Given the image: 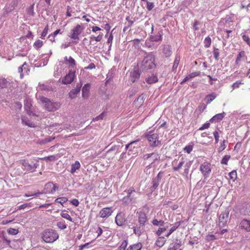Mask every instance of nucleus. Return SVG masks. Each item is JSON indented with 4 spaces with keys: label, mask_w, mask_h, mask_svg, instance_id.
<instances>
[{
    "label": "nucleus",
    "mask_w": 250,
    "mask_h": 250,
    "mask_svg": "<svg viewBox=\"0 0 250 250\" xmlns=\"http://www.w3.org/2000/svg\"><path fill=\"white\" fill-rule=\"evenodd\" d=\"M115 223L119 227H128L131 228L135 222V217L133 215H126L123 211L117 213L115 219Z\"/></svg>",
    "instance_id": "f257e3e1"
},
{
    "label": "nucleus",
    "mask_w": 250,
    "mask_h": 250,
    "mask_svg": "<svg viewBox=\"0 0 250 250\" xmlns=\"http://www.w3.org/2000/svg\"><path fill=\"white\" fill-rule=\"evenodd\" d=\"M155 57L152 53H148L142 61L140 66V69L143 72H146L153 69L156 67L154 62Z\"/></svg>",
    "instance_id": "f03ea898"
},
{
    "label": "nucleus",
    "mask_w": 250,
    "mask_h": 250,
    "mask_svg": "<svg viewBox=\"0 0 250 250\" xmlns=\"http://www.w3.org/2000/svg\"><path fill=\"white\" fill-rule=\"evenodd\" d=\"M138 214L139 224H133L131 229H133L135 234L139 236L144 231L145 223L148 219L146 214L144 212L140 211Z\"/></svg>",
    "instance_id": "7ed1b4c3"
},
{
    "label": "nucleus",
    "mask_w": 250,
    "mask_h": 250,
    "mask_svg": "<svg viewBox=\"0 0 250 250\" xmlns=\"http://www.w3.org/2000/svg\"><path fill=\"white\" fill-rule=\"evenodd\" d=\"M42 237L46 243H52L58 239L59 235L55 230L48 229L42 232Z\"/></svg>",
    "instance_id": "20e7f679"
},
{
    "label": "nucleus",
    "mask_w": 250,
    "mask_h": 250,
    "mask_svg": "<svg viewBox=\"0 0 250 250\" xmlns=\"http://www.w3.org/2000/svg\"><path fill=\"white\" fill-rule=\"evenodd\" d=\"M146 137L151 147H156L161 144V141L158 140L159 136L157 133L149 131L148 133L146 135Z\"/></svg>",
    "instance_id": "39448f33"
},
{
    "label": "nucleus",
    "mask_w": 250,
    "mask_h": 250,
    "mask_svg": "<svg viewBox=\"0 0 250 250\" xmlns=\"http://www.w3.org/2000/svg\"><path fill=\"white\" fill-rule=\"evenodd\" d=\"M38 100L42 103L44 104V107L46 110L49 111H53L57 109L55 106V103L52 102L50 99L43 96H39Z\"/></svg>",
    "instance_id": "423d86ee"
},
{
    "label": "nucleus",
    "mask_w": 250,
    "mask_h": 250,
    "mask_svg": "<svg viewBox=\"0 0 250 250\" xmlns=\"http://www.w3.org/2000/svg\"><path fill=\"white\" fill-rule=\"evenodd\" d=\"M229 210L228 209L222 211L219 216V225L220 227L225 226L229 220Z\"/></svg>",
    "instance_id": "0eeeda50"
},
{
    "label": "nucleus",
    "mask_w": 250,
    "mask_h": 250,
    "mask_svg": "<svg viewBox=\"0 0 250 250\" xmlns=\"http://www.w3.org/2000/svg\"><path fill=\"white\" fill-rule=\"evenodd\" d=\"M200 170L203 175L204 178H207L211 172V164L205 162L202 164L200 167Z\"/></svg>",
    "instance_id": "6e6552de"
},
{
    "label": "nucleus",
    "mask_w": 250,
    "mask_h": 250,
    "mask_svg": "<svg viewBox=\"0 0 250 250\" xmlns=\"http://www.w3.org/2000/svg\"><path fill=\"white\" fill-rule=\"evenodd\" d=\"M75 77V70L71 69L69 70L68 73L62 78V83L63 84H70L74 81Z\"/></svg>",
    "instance_id": "1a4fd4ad"
},
{
    "label": "nucleus",
    "mask_w": 250,
    "mask_h": 250,
    "mask_svg": "<svg viewBox=\"0 0 250 250\" xmlns=\"http://www.w3.org/2000/svg\"><path fill=\"white\" fill-rule=\"evenodd\" d=\"M84 27L80 24H77L71 30V35L69 36L71 39L74 40L80 39L79 35L83 31Z\"/></svg>",
    "instance_id": "9d476101"
},
{
    "label": "nucleus",
    "mask_w": 250,
    "mask_h": 250,
    "mask_svg": "<svg viewBox=\"0 0 250 250\" xmlns=\"http://www.w3.org/2000/svg\"><path fill=\"white\" fill-rule=\"evenodd\" d=\"M19 163L24 167L25 169L28 171H31V172L35 171L36 168L39 166L38 162L36 163L32 162V164H29L24 159L21 160Z\"/></svg>",
    "instance_id": "9b49d317"
},
{
    "label": "nucleus",
    "mask_w": 250,
    "mask_h": 250,
    "mask_svg": "<svg viewBox=\"0 0 250 250\" xmlns=\"http://www.w3.org/2000/svg\"><path fill=\"white\" fill-rule=\"evenodd\" d=\"M139 141L138 140H136L127 144L125 146V149L128 150V152H134V153H136L138 151V149L140 147Z\"/></svg>",
    "instance_id": "f8f14e48"
},
{
    "label": "nucleus",
    "mask_w": 250,
    "mask_h": 250,
    "mask_svg": "<svg viewBox=\"0 0 250 250\" xmlns=\"http://www.w3.org/2000/svg\"><path fill=\"white\" fill-rule=\"evenodd\" d=\"M24 105L25 110L28 115L33 116H37V115L34 113L32 110V101L31 99L26 98L24 100Z\"/></svg>",
    "instance_id": "ddd939ff"
},
{
    "label": "nucleus",
    "mask_w": 250,
    "mask_h": 250,
    "mask_svg": "<svg viewBox=\"0 0 250 250\" xmlns=\"http://www.w3.org/2000/svg\"><path fill=\"white\" fill-rule=\"evenodd\" d=\"M82 86L81 82L80 83H77L76 88L72 89L69 92V97L71 99L75 98L77 95L80 93Z\"/></svg>",
    "instance_id": "4468645a"
},
{
    "label": "nucleus",
    "mask_w": 250,
    "mask_h": 250,
    "mask_svg": "<svg viewBox=\"0 0 250 250\" xmlns=\"http://www.w3.org/2000/svg\"><path fill=\"white\" fill-rule=\"evenodd\" d=\"M152 157L153 160L152 162V164H154L156 161L160 160V157L157 152H152L151 153H147L143 156V159L145 160H148L149 158Z\"/></svg>",
    "instance_id": "2eb2a0df"
},
{
    "label": "nucleus",
    "mask_w": 250,
    "mask_h": 250,
    "mask_svg": "<svg viewBox=\"0 0 250 250\" xmlns=\"http://www.w3.org/2000/svg\"><path fill=\"white\" fill-rule=\"evenodd\" d=\"M113 212L112 208H104L100 212L99 214L101 218H107L110 216Z\"/></svg>",
    "instance_id": "dca6fc26"
},
{
    "label": "nucleus",
    "mask_w": 250,
    "mask_h": 250,
    "mask_svg": "<svg viewBox=\"0 0 250 250\" xmlns=\"http://www.w3.org/2000/svg\"><path fill=\"white\" fill-rule=\"evenodd\" d=\"M64 61L65 62V64L69 65V67L71 69H75L76 68V63L75 60L71 56L67 58V57H65L64 58Z\"/></svg>",
    "instance_id": "f3484780"
},
{
    "label": "nucleus",
    "mask_w": 250,
    "mask_h": 250,
    "mask_svg": "<svg viewBox=\"0 0 250 250\" xmlns=\"http://www.w3.org/2000/svg\"><path fill=\"white\" fill-rule=\"evenodd\" d=\"M239 227L242 229L250 232V220L245 219H243L240 223Z\"/></svg>",
    "instance_id": "a211bd4d"
},
{
    "label": "nucleus",
    "mask_w": 250,
    "mask_h": 250,
    "mask_svg": "<svg viewBox=\"0 0 250 250\" xmlns=\"http://www.w3.org/2000/svg\"><path fill=\"white\" fill-rule=\"evenodd\" d=\"M130 80L132 83L138 81L140 77V73L138 70H134L130 73Z\"/></svg>",
    "instance_id": "6ab92c4d"
},
{
    "label": "nucleus",
    "mask_w": 250,
    "mask_h": 250,
    "mask_svg": "<svg viewBox=\"0 0 250 250\" xmlns=\"http://www.w3.org/2000/svg\"><path fill=\"white\" fill-rule=\"evenodd\" d=\"M90 84L87 83L84 85L82 88V96L83 98H87L89 95Z\"/></svg>",
    "instance_id": "aec40b11"
},
{
    "label": "nucleus",
    "mask_w": 250,
    "mask_h": 250,
    "mask_svg": "<svg viewBox=\"0 0 250 250\" xmlns=\"http://www.w3.org/2000/svg\"><path fill=\"white\" fill-rule=\"evenodd\" d=\"M226 114V113L224 112L222 113L217 114L211 118L209 121L211 123L219 122L223 119Z\"/></svg>",
    "instance_id": "412c9836"
},
{
    "label": "nucleus",
    "mask_w": 250,
    "mask_h": 250,
    "mask_svg": "<svg viewBox=\"0 0 250 250\" xmlns=\"http://www.w3.org/2000/svg\"><path fill=\"white\" fill-rule=\"evenodd\" d=\"M163 52L166 58L170 57L172 53L171 46L168 44L165 45L163 49Z\"/></svg>",
    "instance_id": "4be33fe9"
},
{
    "label": "nucleus",
    "mask_w": 250,
    "mask_h": 250,
    "mask_svg": "<svg viewBox=\"0 0 250 250\" xmlns=\"http://www.w3.org/2000/svg\"><path fill=\"white\" fill-rule=\"evenodd\" d=\"M158 79L155 75L152 74V76L147 77L146 78V81L149 84H152L157 82Z\"/></svg>",
    "instance_id": "5701e85b"
},
{
    "label": "nucleus",
    "mask_w": 250,
    "mask_h": 250,
    "mask_svg": "<svg viewBox=\"0 0 250 250\" xmlns=\"http://www.w3.org/2000/svg\"><path fill=\"white\" fill-rule=\"evenodd\" d=\"M53 183L52 182H48L45 184L43 193H52L53 190Z\"/></svg>",
    "instance_id": "b1692460"
},
{
    "label": "nucleus",
    "mask_w": 250,
    "mask_h": 250,
    "mask_svg": "<svg viewBox=\"0 0 250 250\" xmlns=\"http://www.w3.org/2000/svg\"><path fill=\"white\" fill-rule=\"evenodd\" d=\"M145 99V95L142 94L138 97L137 100L134 101V103L137 106L140 107L143 104Z\"/></svg>",
    "instance_id": "393cba45"
},
{
    "label": "nucleus",
    "mask_w": 250,
    "mask_h": 250,
    "mask_svg": "<svg viewBox=\"0 0 250 250\" xmlns=\"http://www.w3.org/2000/svg\"><path fill=\"white\" fill-rule=\"evenodd\" d=\"M217 97L215 93L212 92L210 94L207 95L205 97V100H207V104H209Z\"/></svg>",
    "instance_id": "a878e982"
},
{
    "label": "nucleus",
    "mask_w": 250,
    "mask_h": 250,
    "mask_svg": "<svg viewBox=\"0 0 250 250\" xmlns=\"http://www.w3.org/2000/svg\"><path fill=\"white\" fill-rule=\"evenodd\" d=\"M142 245L141 243L130 245L127 250H141Z\"/></svg>",
    "instance_id": "bb28decb"
},
{
    "label": "nucleus",
    "mask_w": 250,
    "mask_h": 250,
    "mask_svg": "<svg viewBox=\"0 0 250 250\" xmlns=\"http://www.w3.org/2000/svg\"><path fill=\"white\" fill-rule=\"evenodd\" d=\"M39 88L41 90H44L47 91L53 90V88L50 85H46L44 84L39 83Z\"/></svg>",
    "instance_id": "cd10ccee"
},
{
    "label": "nucleus",
    "mask_w": 250,
    "mask_h": 250,
    "mask_svg": "<svg viewBox=\"0 0 250 250\" xmlns=\"http://www.w3.org/2000/svg\"><path fill=\"white\" fill-rule=\"evenodd\" d=\"M80 166L79 162L76 161L74 164H72L70 172L71 173H75L77 169L80 168Z\"/></svg>",
    "instance_id": "c85d7f7f"
},
{
    "label": "nucleus",
    "mask_w": 250,
    "mask_h": 250,
    "mask_svg": "<svg viewBox=\"0 0 250 250\" xmlns=\"http://www.w3.org/2000/svg\"><path fill=\"white\" fill-rule=\"evenodd\" d=\"M151 41L152 42H158L162 40V34L158 32L156 35L151 36L150 37Z\"/></svg>",
    "instance_id": "c756f323"
},
{
    "label": "nucleus",
    "mask_w": 250,
    "mask_h": 250,
    "mask_svg": "<svg viewBox=\"0 0 250 250\" xmlns=\"http://www.w3.org/2000/svg\"><path fill=\"white\" fill-rule=\"evenodd\" d=\"M160 181L154 178L152 180V186L150 187V189L151 192L154 191L158 187Z\"/></svg>",
    "instance_id": "7c9ffc66"
},
{
    "label": "nucleus",
    "mask_w": 250,
    "mask_h": 250,
    "mask_svg": "<svg viewBox=\"0 0 250 250\" xmlns=\"http://www.w3.org/2000/svg\"><path fill=\"white\" fill-rule=\"evenodd\" d=\"M135 191V190L133 188H129L127 190V195L125 197L123 198V201L124 202L126 203L127 202V200H129V202H130L131 201V199L129 198L131 194L132 193V192Z\"/></svg>",
    "instance_id": "2f4dec72"
},
{
    "label": "nucleus",
    "mask_w": 250,
    "mask_h": 250,
    "mask_svg": "<svg viewBox=\"0 0 250 250\" xmlns=\"http://www.w3.org/2000/svg\"><path fill=\"white\" fill-rule=\"evenodd\" d=\"M61 215L62 217L66 219L67 220L71 221L73 222V219L71 218V217L68 214L67 212L66 211H62V213H61Z\"/></svg>",
    "instance_id": "473e14b6"
},
{
    "label": "nucleus",
    "mask_w": 250,
    "mask_h": 250,
    "mask_svg": "<svg viewBox=\"0 0 250 250\" xmlns=\"http://www.w3.org/2000/svg\"><path fill=\"white\" fill-rule=\"evenodd\" d=\"M245 56V51H242L240 52L239 53V54H238L237 58L236 59L235 63L236 64H238V63L241 61V59L242 58L244 57Z\"/></svg>",
    "instance_id": "72a5a7b5"
},
{
    "label": "nucleus",
    "mask_w": 250,
    "mask_h": 250,
    "mask_svg": "<svg viewBox=\"0 0 250 250\" xmlns=\"http://www.w3.org/2000/svg\"><path fill=\"white\" fill-rule=\"evenodd\" d=\"M192 164V161H189L188 162H187L185 166V169H184V174L186 175H187L189 172V169L191 166Z\"/></svg>",
    "instance_id": "f704fd0d"
},
{
    "label": "nucleus",
    "mask_w": 250,
    "mask_h": 250,
    "mask_svg": "<svg viewBox=\"0 0 250 250\" xmlns=\"http://www.w3.org/2000/svg\"><path fill=\"white\" fill-rule=\"evenodd\" d=\"M229 177L230 180H231L232 182H234L237 178L236 171L234 170L229 172Z\"/></svg>",
    "instance_id": "c9c22d12"
},
{
    "label": "nucleus",
    "mask_w": 250,
    "mask_h": 250,
    "mask_svg": "<svg viewBox=\"0 0 250 250\" xmlns=\"http://www.w3.org/2000/svg\"><path fill=\"white\" fill-rule=\"evenodd\" d=\"M43 45V42L42 41L40 40H37L34 43V44H33V46L37 50L39 49V48H40L41 47H42Z\"/></svg>",
    "instance_id": "e433bc0d"
},
{
    "label": "nucleus",
    "mask_w": 250,
    "mask_h": 250,
    "mask_svg": "<svg viewBox=\"0 0 250 250\" xmlns=\"http://www.w3.org/2000/svg\"><path fill=\"white\" fill-rule=\"evenodd\" d=\"M21 122L22 124H24L25 125L31 127H35V125L34 123L30 122V121H25L24 119H21Z\"/></svg>",
    "instance_id": "4c0bfd02"
},
{
    "label": "nucleus",
    "mask_w": 250,
    "mask_h": 250,
    "mask_svg": "<svg viewBox=\"0 0 250 250\" xmlns=\"http://www.w3.org/2000/svg\"><path fill=\"white\" fill-rule=\"evenodd\" d=\"M180 60V56H176L175 58L174 64H173V67H172L173 70H174L177 68V67L179 64Z\"/></svg>",
    "instance_id": "58836bf2"
},
{
    "label": "nucleus",
    "mask_w": 250,
    "mask_h": 250,
    "mask_svg": "<svg viewBox=\"0 0 250 250\" xmlns=\"http://www.w3.org/2000/svg\"><path fill=\"white\" fill-rule=\"evenodd\" d=\"M152 223L154 226H163L165 223L163 220L158 221L157 219H154L152 221Z\"/></svg>",
    "instance_id": "ea45409f"
},
{
    "label": "nucleus",
    "mask_w": 250,
    "mask_h": 250,
    "mask_svg": "<svg viewBox=\"0 0 250 250\" xmlns=\"http://www.w3.org/2000/svg\"><path fill=\"white\" fill-rule=\"evenodd\" d=\"M213 56H214V59L216 60V61H218L219 60V55H220V53L219 52V49L217 48H215L214 47V50L213 51Z\"/></svg>",
    "instance_id": "a19ab883"
},
{
    "label": "nucleus",
    "mask_w": 250,
    "mask_h": 250,
    "mask_svg": "<svg viewBox=\"0 0 250 250\" xmlns=\"http://www.w3.org/2000/svg\"><path fill=\"white\" fill-rule=\"evenodd\" d=\"M7 81L5 79H0V90L7 86Z\"/></svg>",
    "instance_id": "79ce46f5"
},
{
    "label": "nucleus",
    "mask_w": 250,
    "mask_h": 250,
    "mask_svg": "<svg viewBox=\"0 0 250 250\" xmlns=\"http://www.w3.org/2000/svg\"><path fill=\"white\" fill-rule=\"evenodd\" d=\"M185 161H184V159L182 158L181 161L178 164L177 167H173V170L174 171H178L183 166L184 164Z\"/></svg>",
    "instance_id": "37998d69"
},
{
    "label": "nucleus",
    "mask_w": 250,
    "mask_h": 250,
    "mask_svg": "<svg viewBox=\"0 0 250 250\" xmlns=\"http://www.w3.org/2000/svg\"><path fill=\"white\" fill-rule=\"evenodd\" d=\"M211 44V39L209 37H207L204 40V46L206 48H208Z\"/></svg>",
    "instance_id": "c03bdc74"
},
{
    "label": "nucleus",
    "mask_w": 250,
    "mask_h": 250,
    "mask_svg": "<svg viewBox=\"0 0 250 250\" xmlns=\"http://www.w3.org/2000/svg\"><path fill=\"white\" fill-rule=\"evenodd\" d=\"M230 158V155H226L222 159L221 163L223 165H227L228 161Z\"/></svg>",
    "instance_id": "a18cd8bd"
},
{
    "label": "nucleus",
    "mask_w": 250,
    "mask_h": 250,
    "mask_svg": "<svg viewBox=\"0 0 250 250\" xmlns=\"http://www.w3.org/2000/svg\"><path fill=\"white\" fill-rule=\"evenodd\" d=\"M227 142V140H223V142L221 143V145L219 147V148H218V152H221V151H222L223 150H224L226 147V145H225V143Z\"/></svg>",
    "instance_id": "49530a36"
},
{
    "label": "nucleus",
    "mask_w": 250,
    "mask_h": 250,
    "mask_svg": "<svg viewBox=\"0 0 250 250\" xmlns=\"http://www.w3.org/2000/svg\"><path fill=\"white\" fill-rule=\"evenodd\" d=\"M25 66H27V63L26 62H24L23 64L20 67H19L18 69V72L20 73V78H22L23 77V67H25Z\"/></svg>",
    "instance_id": "de8ad7c7"
},
{
    "label": "nucleus",
    "mask_w": 250,
    "mask_h": 250,
    "mask_svg": "<svg viewBox=\"0 0 250 250\" xmlns=\"http://www.w3.org/2000/svg\"><path fill=\"white\" fill-rule=\"evenodd\" d=\"M127 241L126 240H124L120 246L118 248V250H125V249L127 246Z\"/></svg>",
    "instance_id": "09e8293b"
},
{
    "label": "nucleus",
    "mask_w": 250,
    "mask_h": 250,
    "mask_svg": "<svg viewBox=\"0 0 250 250\" xmlns=\"http://www.w3.org/2000/svg\"><path fill=\"white\" fill-rule=\"evenodd\" d=\"M67 200L68 199L66 197H63L57 198V199H56L55 202L62 205L63 203L66 202Z\"/></svg>",
    "instance_id": "8fccbe9b"
},
{
    "label": "nucleus",
    "mask_w": 250,
    "mask_h": 250,
    "mask_svg": "<svg viewBox=\"0 0 250 250\" xmlns=\"http://www.w3.org/2000/svg\"><path fill=\"white\" fill-rule=\"evenodd\" d=\"M57 226L61 229H64L66 228V226L65 224L64 221H60L58 222Z\"/></svg>",
    "instance_id": "3c124183"
},
{
    "label": "nucleus",
    "mask_w": 250,
    "mask_h": 250,
    "mask_svg": "<svg viewBox=\"0 0 250 250\" xmlns=\"http://www.w3.org/2000/svg\"><path fill=\"white\" fill-rule=\"evenodd\" d=\"M159 238L160 239V240L158 239L156 241V244L157 246H158L159 247H162L165 244V242L163 240V239H164V237H160Z\"/></svg>",
    "instance_id": "603ef678"
},
{
    "label": "nucleus",
    "mask_w": 250,
    "mask_h": 250,
    "mask_svg": "<svg viewBox=\"0 0 250 250\" xmlns=\"http://www.w3.org/2000/svg\"><path fill=\"white\" fill-rule=\"evenodd\" d=\"M154 7V3L152 2L147 1L146 9L148 11H150Z\"/></svg>",
    "instance_id": "864d4df0"
},
{
    "label": "nucleus",
    "mask_w": 250,
    "mask_h": 250,
    "mask_svg": "<svg viewBox=\"0 0 250 250\" xmlns=\"http://www.w3.org/2000/svg\"><path fill=\"white\" fill-rule=\"evenodd\" d=\"M56 157L54 155H50L47 157H45L42 158V160H45L46 162L47 161H53L55 160Z\"/></svg>",
    "instance_id": "5fc2aeb1"
},
{
    "label": "nucleus",
    "mask_w": 250,
    "mask_h": 250,
    "mask_svg": "<svg viewBox=\"0 0 250 250\" xmlns=\"http://www.w3.org/2000/svg\"><path fill=\"white\" fill-rule=\"evenodd\" d=\"M7 232L10 234L16 235L18 234V233L19 232V230L13 228H10L7 230Z\"/></svg>",
    "instance_id": "6e6d98bb"
},
{
    "label": "nucleus",
    "mask_w": 250,
    "mask_h": 250,
    "mask_svg": "<svg viewBox=\"0 0 250 250\" xmlns=\"http://www.w3.org/2000/svg\"><path fill=\"white\" fill-rule=\"evenodd\" d=\"M193 147V146L192 145H188V146H186L184 147V151L187 152L188 154H189L192 150Z\"/></svg>",
    "instance_id": "4d7b16f0"
},
{
    "label": "nucleus",
    "mask_w": 250,
    "mask_h": 250,
    "mask_svg": "<svg viewBox=\"0 0 250 250\" xmlns=\"http://www.w3.org/2000/svg\"><path fill=\"white\" fill-rule=\"evenodd\" d=\"M106 113L104 112H102L99 116H97L95 119H93L94 121H98L103 120L104 117L105 116Z\"/></svg>",
    "instance_id": "13d9d810"
},
{
    "label": "nucleus",
    "mask_w": 250,
    "mask_h": 250,
    "mask_svg": "<svg viewBox=\"0 0 250 250\" xmlns=\"http://www.w3.org/2000/svg\"><path fill=\"white\" fill-rule=\"evenodd\" d=\"M48 25H47L45 26V27L44 28V29H43L42 32L41 34V38H43L45 36H46V35H47V34L48 33Z\"/></svg>",
    "instance_id": "bf43d9fd"
},
{
    "label": "nucleus",
    "mask_w": 250,
    "mask_h": 250,
    "mask_svg": "<svg viewBox=\"0 0 250 250\" xmlns=\"http://www.w3.org/2000/svg\"><path fill=\"white\" fill-rule=\"evenodd\" d=\"M242 39L250 46V38L249 37L246 35H244L242 36Z\"/></svg>",
    "instance_id": "052dcab7"
},
{
    "label": "nucleus",
    "mask_w": 250,
    "mask_h": 250,
    "mask_svg": "<svg viewBox=\"0 0 250 250\" xmlns=\"http://www.w3.org/2000/svg\"><path fill=\"white\" fill-rule=\"evenodd\" d=\"M181 243H175L174 246L172 248H170L168 249V250H177L179 247L181 246Z\"/></svg>",
    "instance_id": "680f3d73"
},
{
    "label": "nucleus",
    "mask_w": 250,
    "mask_h": 250,
    "mask_svg": "<svg viewBox=\"0 0 250 250\" xmlns=\"http://www.w3.org/2000/svg\"><path fill=\"white\" fill-rule=\"evenodd\" d=\"M207 105L204 103H201L199 106V110L200 112H203L204 110L206 108Z\"/></svg>",
    "instance_id": "e2e57ef3"
},
{
    "label": "nucleus",
    "mask_w": 250,
    "mask_h": 250,
    "mask_svg": "<svg viewBox=\"0 0 250 250\" xmlns=\"http://www.w3.org/2000/svg\"><path fill=\"white\" fill-rule=\"evenodd\" d=\"M167 228L164 227L162 228H159L158 230L156 231V234L158 236H160L162 232L165 231L167 230Z\"/></svg>",
    "instance_id": "0e129e2a"
},
{
    "label": "nucleus",
    "mask_w": 250,
    "mask_h": 250,
    "mask_svg": "<svg viewBox=\"0 0 250 250\" xmlns=\"http://www.w3.org/2000/svg\"><path fill=\"white\" fill-rule=\"evenodd\" d=\"M213 135H214V137L215 138V143L217 144L219 142V133L217 131H215L213 132Z\"/></svg>",
    "instance_id": "69168bd1"
},
{
    "label": "nucleus",
    "mask_w": 250,
    "mask_h": 250,
    "mask_svg": "<svg viewBox=\"0 0 250 250\" xmlns=\"http://www.w3.org/2000/svg\"><path fill=\"white\" fill-rule=\"evenodd\" d=\"M200 72L197 71V72H192V73H190V74H189L188 75H189V77L190 78V79H191L195 77L200 75Z\"/></svg>",
    "instance_id": "338daca9"
},
{
    "label": "nucleus",
    "mask_w": 250,
    "mask_h": 250,
    "mask_svg": "<svg viewBox=\"0 0 250 250\" xmlns=\"http://www.w3.org/2000/svg\"><path fill=\"white\" fill-rule=\"evenodd\" d=\"M164 172V171H160L159 173L157 174V176L155 178V179L160 181L162 178L163 177V174Z\"/></svg>",
    "instance_id": "774afa93"
}]
</instances>
